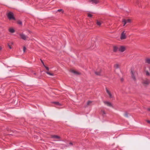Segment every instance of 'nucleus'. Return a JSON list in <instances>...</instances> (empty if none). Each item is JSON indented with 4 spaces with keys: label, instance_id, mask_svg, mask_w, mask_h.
Returning a JSON list of instances; mask_svg holds the SVG:
<instances>
[{
    "label": "nucleus",
    "instance_id": "nucleus-31",
    "mask_svg": "<svg viewBox=\"0 0 150 150\" xmlns=\"http://www.w3.org/2000/svg\"><path fill=\"white\" fill-rule=\"evenodd\" d=\"M8 46L9 48L10 49H12L10 45L9 44H8Z\"/></svg>",
    "mask_w": 150,
    "mask_h": 150
},
{
    "label": "nucleus",
    "instance_id": "nucleus-23",
    "mask_svg": "<svg viewBox=\"0 0 150 150\" xmlns=\"http://www.w3.org/2000/svg\"><path fill=\"white\" fill-rule=\"evenodd\" d=\"M53 103H54L57 105H61L58 102H53Z\"/></svg>",
    "mask_w": 150,
    "mask_h": 150
},
{
    "label": "nucleus",
    "instance_id": "nucleus-22",
    "mask_svg": "<svg viewBox=\"0 0 150 150\" xmlns=\"http://www.w3.org/2000/svg\"><path fill=\"white\" fill-rule=\"evenodd\" d=\"M146 72V76H149L150 75V73L148 72V71H145Z\"/></svg>",
    "mask_w": 150,
    "mask_h": 150
},
{
    "label": "nucleus",
    "instance_id": "nucleus-21",
    "mask_svg": "<svg viewBox=\"0 0 150 150\" xmlns=\"http://www.w3.org/2000/svg\"><path fill=\"white\" fill-rule=\"evenodd\" d=\"M92 103V102L91 101H88L87 103V105L88 106L90 105Z\"/></svg>",
    "mask_w": 150,
    "mask_h": 150
},
{
    "label": "nucleus",
    "instance_id": "nucleus-15",
    "mask_svg": "<svg viewBox=\"0 0 150 150\" xmlns=\"http://www.w3.org/2000/svg\"><path fill=\"white\" fill-rule=\"evenodd\" d=\"M92 3H95L96 4L98 3V1L97 0H90Z\"/></svg>",
    "mask_w": 150,
    "mask_h": 150
},
{
    "label": "nucleus",
    "instance_id": "nucleus-37",
    "mask_svg": "<svg viewBox=\"0 0 150 150\" xmlns=\"http://www.w3.org/2000/svg\"><path fill=\"white\" fill-rule=\"evenodd\" d=\"M28 32L29 33H30V31L29 30H28Z\"/></svg>",
    "mask_w": 150,
    "mask_h": 150
},
{
    "label": "nucleus",
    "instance_id": "nucleus-3",
    "mask_svg": "<svg viewBox=\"0 0 150 150\" xmlns=\"http://www.w3.org/2000/svg\"><path fill=\"white\" fill-rule=\"evenodd\" d=\"M19 35L21 37V38L24 40H26L27 38H28V36L26 35L23 33L19 34Z\"/></svg>",
    "mask_w": 150,
    "mask_h": 150
},
{
    "label": "nucleus",
    "instance_id": "nucleus-34",
    "mask_svg": "<svg viewBox=\"0 0 150 150\" xmlns=\"http://www.w3.org/2000/svg\"><path fill=\"white\" fill-rule=\"evenodd\" d=\"M69 144H70V145H72V144H72V142H70V143H69Z\"/></svg>",
    "mask_w": 150,
    "mask_h": 150
},
{
    "label": "nucleus",
    "instance_id": "nucleus-24",
    "mask_svg": "<svg viewBox=\"0 0 150 150\" xmlns=\"http://www.w3.org/2000/svg\"><path fill=\"white\" fill-rule=\"evenodd\" d=\"M128 113L127 112H126L124 114V116L126 117H128Z\"/></svg>",
    "mask_w": 150,
    "mask_h": 150
},
{
    "label": "nucleus",
    "instance_id": "nucleus-39",
    "mask_svg": "<svg viewBox=\"0 0 150 150\" xmlns=\"http://www.w3.org/2000/svg\"><path fill=\"white\" fill-rule=\"evenodd\" d=\"M91 49H93V48H92V47H91Z\"/></svg>",
    "mask_w": 150,
    "mask_h": 150
},
{
    "label": "nucleus",
    "instance_id": "nucleus-33",
    "mask_svg": "<svg viewBox=\"0 0 150 150\" xmlns=\"http://www.w3.org/2000/svg\"><path fill=\"white\" fill-rule=\"evenodd\" d=\"M147 122L149 123V124H150V121L149 120H147Z\"/></svg>",
    "mask_w": 150,
    "mask_h": 150
},
{
    "label": "nucleus",
    "instance_id": "nucleus-12",
    "mask_svg": "<svg viewBox=\"0 0 150 150\" xmlns=\"http://www.w3.org/2000/svg\"><path fill=\"white\" fill-rule=\"evenodd\" d=\"M101 70L99 69L98 71H95V73L97 75L100 76L101 75Z\"/></svg>",
    "mask_w": 150,
    "mask_h": 150
},
{
    "label": "nucleus",
    "instance_id": "nucleus-8",
    "mask_svg": "<svg viewBox=\"0 0 150 150\" xmlns=\"http://www.w3.org/2000/svg\"><path fill=\"white\" fill-rule=\"evenodd\" d=\"M51 138L53 139H60V137L57 135H52Z\"/></svg>",
    "mask_w": 150,
    "mask_h": 150
},
{
    "label": "nucleus",
    "instance_id": "nucleus-10",
    "mask_svg": "<svg viewBox=\"0 0 150 150\" xmlns=\"http://www.w3.org/2000/svg\"><path fill=\"white\" fill-rule=\"evenodd\" d=\"M105 89L106 92L108 95L109 96L110 98H112L113 97L110 92L108 90L107 88H106Z\"/></svg>",
    "mask_w": 150,
    "mask_h": 150
},
{
    "label": "nucleus",
    "instance_id": "nucleus-14",
    "mask_svg": "<svg viewBox=\"0 0 150 150\" xmlns=\"http://www.w3.org/2000/svg\"><path fill=\"white\" fill-rule=\"evenodd\" d=\"M102 22V21L97 20L96 21V24L99 26H100Z\"/></svg>",
    "mask_w": 150,
    "mask_h": 150
},
{
    "label": "nucleus",
    "instance_id": "nucleus-9",
    "mask_svg": "<svg viewBox=\"0 0 150 150\" xmlns=\"http://www.w3.org/2000/svg\"><path fill=\"white\" fill-rule=\"evenodd\" d=\"M150 83L149 80H144L143 82V84L145 86H147Z\"/></svg>",
    "mask_w": 150,
    "mask_h": 150
},
{
    "label": "nucleus",
    "instance_id": "nucleus-19",
    "mask_svg": "<svg viewBox=\"0 0 150 150\" xmlns=\"http://www.w3.org/2000/svg\"><path fill=\"white\" fill-rule=\"evenodd\" d=\"M101 114L103 115H104L106 114V112L104 110H101Z\"/></svg>",
    "mask_w": 150,
    "mask_h": 150
},
{
    "label": "nucleus",
    "instance_id": "nucleus-20",
    "mask_svg": "<svg viewBox=\"0 0 150 150\" xmlns=\"http://www.w3.org/2000/svg\"><path fill=\"white\" fill-rule=\"evenodd\" d=\"M46 73L50 75V76H54V74H53V73H50L48 71H47L46 72Z\"/></svg>",
    "mask_w": 150,
    "mask_h": 150
},
{
    "label": "nucleus",
    "instance_id": "nucleus-25",
    "mask_svg": "<svg viewBox=\"0 0 150 150\" xmlns=\"http://www.w3.org/2000/svg\"><path fill=\"white\" fill-rule=\"evenodd\" d=\"M93 15H92L90 13H88V17H89L91 18L92 16Z\"/></svg>",
    "mask_w": 150,
    "mask_h": 150
},
{
    "label": "nucleus",
    "instance_id": "nucleus-32",
    "mask_svg": "<svg viewBox=\"0 0 150 150\" xmlns=\"http://www.w3.org/2000/svg\"><path fill=\"white\" fill-rule=\"evenodd\" d=\"M147 110L149 111H150V108H148L147 109Z\"/></svg>",
    "mask_w": 150,
    "mask_h": 150
},
{
    "label": "nucleus",
    "instance_id": "nucleus-36",
    "mask_svg": "<svg viewBox=\"0 0 150 150\" xmlns=\"http://www.w3.org/2000/svg\"><path fill=\"white\" fill-rule=\"evenodd\" d=\"M121 81H123V78H122V79H121Z\"/></svg>",
    "mask_w": 150,
    "mask_h": 150
},
{
    "label": "nucleus",
    "instance_id": "nucleus-13",
    "mask_svg": "<svg viewBox=\"0 0 150 150\" xmlns=\"http://www.w3.org/2000/svg\"><path fill=\"white\" fill-rule=\"evenodd\" d=\"M119 47H117L116 46H114L113 49V51L115 52H116L117 51H119Z\"/></svg>",
    "mask_w": 150,
    "mask_h": 150
},
{
    "label": "nucleus",
    "instance_id": "nucleus-5",
    "mask_svg": "<svg viewBox=\"0 0 150 150\" xmlns=\"http://www.w3.org/2000/svg\"><path fill=\"white\" fill-rule=\"evenodd\" d=\"M125 49L126 48L125 47L123 46H120L119 47V51L122 52L125 50Z\"/></svg>",
    "mask_w": 150,
    "mask_h": 150
},
{
    "label": "nucleus",
    "instance_id": "nucleus-11",
    "mask_svg": "<svg viewBox=\"0 0 150 150\" xmlns=\"http://www.w3.org/2000/svg\"><path fill=\"white\" fill-rule=\"evenodd\" d=\"M70 71L75 75H79L80 74V73L79 72L73 70H71Z\"/></svg>",
    "mask_w": 150,
    "mask_h": 150
},
{
    "label": "nucleus",
    "instance_id": "nucleus-18",
    "mask_svg": "<svg viewBox=\"0 0 150 150\" xmlns=\"http://www.w3.org/2000/svg\"><path fill=\"white\" fill-rule=\"evenodd\" d=\"M145 62L147 64H150V59L149 58L146 59L145 60Z\"/></svg>",
    "mask_w": 150,
    "mask_h": 150
},
{
    "label": "nucleus",
    "instance_id": "nucleus-30",
    "mask_svg": "<svg viewBox=\"0 0 150 150\" xmlns=\"http://www.w3.org/2000/svg\"><path fill=\"white\" fill-rule=\"evenodd\" d=\"M40 60H41V61L42 63V64L43 66H45V65L43 62L42 61V60L41 59H40Z\"/></svg>",
    "mask_w": 150,
    "mask_h": 150
},
{
    "label": "nucleus",
    "instance_id": "nucleus-4",
    "mask_svg": "<svg viewBox=\"0 0 150 150\" xmlns=\"http://www.w3.org/2000/svg\"><path fill=\"white\" fill-rule=\"evenodd\" d=\"M122 22L124 23L123 26H124L127 23H130L131 20L130 19H128L127 20L123 19L122 20Z\"/></svg>",
    "mask_w": 150,
    "mask_h": 150
},
{
    "label": "nucleus",
    "instance_id": "nucleus-2",
    "mask_svg": "<svg viewBox=\"0 0 150 150\" xmlns=\"http://www.w3.org/2000/svg\"><path fill=\"white\" fill-rule=\"evenodd\" d=\"M127 36L126 35V33L125 31H123L121 33L120 38L121 40H124L126 39Z\"/></svg>",
    "mask_w": 150,
    "mask_h": 150
},
{
    "label": "nucleus",
    "instance_id": "nucleus-38",
    "mask_svg": "<svg viewBox=\"0 0 150 150\" xmlns=\"http://www.w3.org/2000/svg\"><path fill=\"white\" fill-rule=\"evenodd\" d=\"M34 74L35 75L36 74L35 73H34Z\"/></svg>",
    "mask_w": 150,
    "mask_h": 150
},
{
    "label": "nucleus",
    "instance_id": "nucleus-17",
    "mask_svg": "<svg viewBox=\"0 0 150 150\" xmlns=\"http://www.w3.org/2000/svg\"><path fill=\"white\" fill-rule=\"evenodd\" d=\"M9 31L11 33H13L15 32L14 30L12 28H10L9 29Z\"/></svg>",
    "mask_w": 150,
    "mask_h": 150
},
{
    "label": "nucleus",
    "instance_id": "nucleus-1",
    "mask_svg": "<svg viewBox=\"0 0 150 150\" xmlns=\"http://www.w3.org/2000/svg\"><path fill=\"white\" fill-rule=\"evenodd\" d=\"M7 16L8 18L10 20H15V18L14 16L13 13L11 12H10L8 13L7 14Z\"/></svg>",
    "mask_w": 150,
    "mask_h": 150
},
{
    "label": "nucleus",
    "instance_id": "nucleus-35",
    "mask_svg": "<svg viewBox=\"0 0 150 150\" xmlns=\"http://www.w3.org/2000/svg\"><path fill=\"white\" fill-rule=\"evenodd\" d=\"M2 49V47H0V50H1Z\"/></svg>",
    "mask_w": 150,
    "mask_h": 150
},
{
    "label": "nucleus",
    "instance_id": "nucleus-28",
    "mask_svg": "<svg viewBox=\"0 0 150 150\" xmlns=\"http://www.w3.org/2000/svg\"><path fill=\"white\" fill-rule=\"evenodd\" d=\"M18 23L19 25H22V22L21 21H19L18 22Z\"/></svg>",
    "mask_w": 150,
    "mask_h": 150
},
{
    "label": "nucleus",
    "instance_id": "nucleus-29",
    "mask_svg": "<svg viewBox=\"0 0 150 150\" xmlns=\"http://www.w3.org/2000/svg\"><path fill=\"white\" fill-rule=\"evenodd\" d=\"M44 67L48 71H49V68L48 67L46 66L45 65Z\"/></svg>",
    "mask_w": 150,
    "mask_h": 150
},
{
    "label": "nucleus",
    "instance_id": "nucleus-6",
    "mask_svg": "<svg viewBox=\"0 0 150 150\" xmlns=\"http://www.w3.org/2000/svg\"><path fill=\"white\" fill-rule=\"evenodd\" d=\"M104 103L106 105L110 107H113L112 104L110 102L108 101H104Z\"/></svg>",
    "mask_w": 150,
    "mask_h": 150
},
{
    "label": "nucleus",
    "instance_id": "nucleus-16",
    "mask_svg": "<svg viewBox=\"0 0 150 150\" xmlns=\"http://www.w3.org/2000/svg\"><path fill=\"white\" fill-rule=\"evenodd\" d=\"M114 68L116 69H118L120 68V65L118 64H116L114 65Z\"/></svg>",
    "mask_w": 150,
    "mask_h": 150
},
{
    "label": "nucleus",
    "instance_id": "nucleus-27",
    "mask_svg": "<svg viewBox=\"0 0 150 150\" xmlns=\"http://www.w3.org/2000/svg\"><path fill=\"white\" fill-rule=\"evenodd\" d=\"M26 50V48L25 46L23 47V51L24 52H25V50Z\"/></svg>",
    "mask_w": 150,
    "mask_h": 150
},
{
    "label": "nucleus",
    "instance_id": "nucleus-26",
    "mask_svg": "<svg viewBox=\"0 0 150 150\" xmlns=\"http://www.w3.org/2000/svg\"><path fill=\"white\" fill-rule=\"evenodd\" d=\"M57 11L59 12L62 11V13H63V11L62 9H58L57 10Z\"/></svg>",
    "mask_w": 150,
    "mask_h": 150
},
{
    "label": "nucleus",
    "instance_id": "nucleus-7",
    "mask_svg": "<svg viewBox=\"0 0 150 150\" xmlns=\"http://www.w3.org/2000/svg\"><path fill=\"white\" fill-rule=\"evenodd\" d=\"M131 77L132 78L134 81H135L136 80V79L134 75V72L132 70H131Z\"/></svg>",
    "mask_w": 150,
    "mask_h": 150
}]
</instances>
